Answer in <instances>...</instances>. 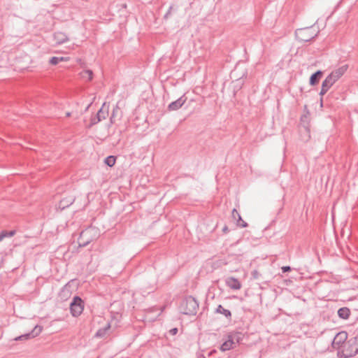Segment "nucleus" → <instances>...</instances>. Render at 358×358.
I'll use <instances>...</instances> for the list:
<instances>
[{
	"label": "nucleus",
	"instance_id": "f257e3e1",
	"mask_svg": "<svg viewBox=\"0 0 358 358\" xmlns=\"http://www.w3.org/2000/svg\"><path fill=\"white\" fill-rule=\"evenodd\" d=\"M348 69V65L345 64L331 71L322 82L320 95L325 94L334 84L345 74Z\"/></svg>",
	"mask_w": 358,
	"mask_h": 358
},
{
	"label": "nucleus",
	"instance_id": "f03ea898",
	"mask_svg": "<svg viewBox=\"0 0 358 358\" xmlns=\"http://www.w3.org/2000/svg\"><path fill=\"white\" fill-rule=\"evenodd\" d=\"M358 354L357 337H352L347 341L344 345L338 352L341 358H350Z\"/></svg>",
	"mask_w": 358,
	"mask_h": 358
},
{
	"label": "nucleus",
	"instance_id": "7ed1b4c3",
	"mask_svg": "<svg viewBox=\"0 0 358 358\" xmlns=\"http://www.w3.org/2000/svg\"><path fill=\"white\" fill-rule=\"evenodd\" d=\"M198 308L199 303L192 296H189L184 299L180 306V313L189 315H196Z\"/></svg>",
	"mask_w": 358,
	"mask_h": 358
},
{
	"label": "nucleus",
	"instance_id": "20e7f679",
	"mask_svg": "<svg viewBox=\"0 0 358 358\" xmlns=\"http://www.w3.org/2000/svg\"><path fill=\"white\" fill-rule=\"evenodd\" d=\"M319 33L313 27L298 29L295 31V36L296 39L301 42H308L315 38Z\"/></svg>",
	"mask_w": 358,
	"mask_h": 358
},
{
	"label": "nucleus",
	"instance_id": "39448f33",
	"mask_svg": "<svg viewBox=\"0 0 358 358\" xmlns=\"http://www.w3.org/2000/svg\"><path fill=\"white\" fill-rule=\"evenodd\" d=\"M84 302L79 296H74L70 303V310L73 316L78 317L83 311Z\"/></svg>",
	"mask_w": 358,
	"mask_h": 358
},
{
	"label": "nucleus",
	"instance_id": "423d86ee",
	"mask_svg": "<svg viewBox=\"0 0 358 358\" xmlns=\"http://www.w3.org/2000/svg\"><path fill=\"white\" fill-rule=\"evenodd\" d=\"M347 341L348 333L344 331H340L334 336L331 343L332 347L333 348L338 350V352Z\"/></svg>",
	"mask_w": 358,
	"mask_h": 358
},
{
	"label": "nucleus",
	"instance_id": "0eeeda50",
	"mask_svg": "<svg viewBox=\"0 0 358 358\" xmlns=\"http://www.w3.org/2000/svg\"><path fill=\"white\" fill-rule=\"evenodd\" d=\"M41 331H42V327L36 325L30 333L20 336L15 338V341H22V340H27L29 338H35L41 332Z\"/></svg>",
	"mask_w": 358,
	"mask_h": 358
},
{
	"label": "nucleus",
	"instance_id": "6e6552de",
	"mask_svg": "<svg viewBox=\"0 0 358 358\" xmlns=\"http://www.w3.org/2000/svg\"><path fill=\"white\" fill-rule=\"evenodd\" d=\"M186 99H187L185 97V96H180L177 100L171 102L169 105L168 109L169 110H178L179 108H180L184 105V103L186 101Z\"/></svg>",
	"mask_w": 358,
	"mask_h": 358
},
{
	"label": "nucleus",
	"instance_id": "1a4fd4ad",
	"mask_svg": "<svg viewBox=\"0 0 358 358\" xmlns=\"http://www.w3.org/2000/svg\"><path fill=\"white\" fill-rule=\"evenodd\" d=\"M226 285L232 289L238 290L241 288L239 280L234 277H229L225 280Z\"/></svg>",
	"mask_w": 358,
	"mask_h": 358
},
{
	"label": "nucleus",
	"instance_id": "9d476101",
	"mask_svg": "<svg viewBox=\"0 0 358 358\" xmlns=\"http://www.w3.org/2000/svg\"><path fill=\"white\" fill-rule=\"evenodd\" d=\"M75 201V198L73 196H69L68 197L63 198L61 199L59 203V208L62 210L65 209L66 208L71 206Z\"/></svg>",
	"mask_w": 358,
	"mask_h": 358
},
{
	"label": "nucleus",
	"instance_id": "9b49d317",
	"mask_svg": "<svg viewBox=\"0 0 358 358\" xmlns=\"http://www.w3.org/2000/svg\"><path fill=\"white\" fill-rule=\"evenodd\" d=\"M232 217L234 220L237 221V225L238 227L243 228L248 226L247 222L242 220L241 215L235 208L232 210Z\"/></svg>",
	"mask_w": 358,
	"mask_h": 358
},
{
	"label": "nucleus",
	"instance_id": "f8f14e48",
	"mask_svg": "<svg viewBox=\"0 0 358 358\" xmlns=\"http://www.w3.org/2000/svg\"><path fill=\"white\" fill-rule=\"evenodd\" d=\"M323 72L320 70L317 71L315 73H313L310 78V85H315L318 83L320 79L322 78Z\"/></svg>",
	"mask_w": 358,
	"mask_h": 358
},
{
	"label": "nucleus",
	"instance_id": "ddd939ff",
	"mask_svg": "<svg viewBox=\"0 0 358 358\" xmlns=\"http://www.w3.org/2000/svg\"><path fill=\"white\" fill-rule=\"evenodd\" d=\"M54 38L57 43L59 44L64 43L69 40L67 36L63 32H56L54 34Z\"/></svg>",
	"mask_w": 358,
	"mask_h": 358
},
{
	"label": "nucleus",
	"instance_id": "4468645a",
	"mask_svg": "<svg viewBox=\"0 0 358 358\" xmlns=\"http://www.w3.org/2000/svg\"><path fill=\"white\" fill-rule=\"evenodd\" d=\"M229 338L233 341V343L236 346V344L239 343L243 338V335L241 332H234L229 335Z\"/></svg>",
	"mask_w": 358,
	"mask_h": 358
},
{
	"label": "nucleus",
	"instance_id": "2eb2a0df",
	"mask_svg": "<svg viewBox=\"0 0 358 358\" xmlns=\"http://www.w3.org/2000/svg\"><path fill=\"white\" fill-rule=\"evenodd\" d=\"M236 346L233 343V341H231V339L228 336V339L222 344V345L220 346V350L224 352V351L233 349Z\"/></svg>",
	"mask_w": 358,
	"mask_h": 358
},
{
	"label": "nucleus",
	"instance_id": "dca6fc26",
	"mask_svg": "<svg viewBox=\"0 0 358 358\" xmlns=\"http://www.w3.org/2000/svg\"><path fill=\"white\" fill-rule=\"evenodd\" d=\"M350 310L347 307H343L338 309V315L340 318L346 320L350 317Z\"/></svg>",
	"mask_w": 358,
	"mask_h": 358
},
{
	"label": "nucleus",
	"instance_id": "f3484780",
	"mask_svg": "<svg viewBox=\"0 0 358 358\" xmlns=\"http://www.w3.org/2000/svg\"><path fill=\"white\" fill-rule=\"evenodd\" d=\"M215 313L224 315L227 318L231 319V313L229 310L225 309L222 305L217 306Z\"/></svg>",
	"mask_w": 358,
	"mask_h": 358
},
{
	"label": "nucleus",
	"instance_id": "a211bd4d",
	"mask_svg": "<svg viewBox=\"0 0 358 358\" xmlns=\"http://www.w3.org/2000/svg\"><path fill=\"white\" fill-rule=\"evenodd\" d=\"M300 132L301 133V140L303 141H308L310 138V130L307 127H303L301 129Z\"/></svg>",
	"mask_w": 358,
	"mask_h": 358
},
{
	"label": "nucleus",
	"instance_id": "6ab92c4d",
	"mask_svg": "<svg viewBox=\"0 0 358 358\" xmlns=\"http://www.w3.org/2000/svg\"><path fill=\"white\" fill-rule=\"evenodd\" d=\"M105 105L106 103L103 104L102 107L99 109L96 114L101 121L102 120H105L108 115V110H104Z\"/></svg>",
	"mask_w": 358,
	"mask_h": 358
},
{
	"label": "nucleus",
	"instance_id": "aec40b11",
	"mask_svg": "<svg viewBox=\"0 0 358 358\" xmlns=\"http://www.w3.org/2000/svg\"><path fill=\"white\" fill-rule=\"evenodd\" d=\"M110 328V324H108L105 327L102 328V329H99L96 334H95V336L97 337V338H101V337H103L107 331Z\"/></svg>",
	"mask_w": 358,
	"mask_h": 358
},
{
	"label": "nucleus",
	"instance_id": "412c9836",
	"mask_svg": "<svg viewBox=\"0 0 358 358\" xmlns=\"http://www.w3.org/2000/svg\"><path fill=\"white\" fill-rule=\"evenodd\" d=\"M15 234V230H12V231H2L1 233H0V242L6 237H12L13 236H14Z\"/></svg>",
	"mask_w": 358,
	"mask_h": 358
},
{
	"label": "nucleus",
	"instance_id": "4be33fe9",
	"mask_svg": "<svg viewBox=\"0 0 358 358\" xmlns=\"http://www.w3.org/2000/svg\"><path fill=\"white\" fill-rule=\"evenodd\" d=\"M93 72L91 70H85L81 73V76L83 78H85L87 80H91L92 79Z\"/></svg>",
	"mask_w": 358,
	"mask_h": 358
},
{
	"label": "nucleus",
	"instance_id": "5701e85b",
	"mask_svg": "<svg viewBox=\"0 0 358 358\" xmlns=\"http://www.w3.org/2000/svg\"><path fill=\"white\" fill-rule=\"evenodd\" d=\"M116 157L114 156H108L105 159V163L108 166H113L115 164Z\"/></svg>",
	"mask_w": 358,
	"mask_h": 358
},
{
	"label": "nucleus",
	"instance_id": "b1692460",
	"mask_svg": "<svg viewBox=\"0 0 358 358\" xmlns=\"http://www.w3.org/2000/svg\"><path fill=\"white\" fill-rule=\"evenodd\" d=\"M120 108L118 106V103L115 106V107L113 109L112 115L110 117V123H114V118L117 115L118 112L120 111Z\"/></svg>",
	"mask_w": 358,
	"mask_h": 358
},
{
	"label": "nucleus",
	"instance_id": "393cba45",
	"mask_svg": "<svg viewBox=\"0 0 358 358\" xmlns=\"http://www.w3.org/2000/svg\"><path fill=\"white\" fill-rule=\"evenodd\" d=\"M64 60H66L64 57H52L50 59V64H52V65H56L59 62L61 61H64Z\"/></svg>",
	"mask_w": 358,
	"mask_h": 358
},
{
	"label": "nucleus",
	"instance_id": "a878e982",
	"mask_svg": "<svg viewBox=\"0 0 358 358\" xmlns=\"http://www.w3.org/2000/svg\"><path fill=\"white\" fill-rule=\"evenodd\" d=\"M99 122H101L100 119L99 118V117L97 116V115L93 116L92 118H91V122L89 125V127H91L92 126L94 125V124H96L97 123H99Z\"/></svg>",
	"mask_w": 358,
	"mask_h": 358
},
{
	"label": "nucleus",
	"instance_id": "bb28decb",
	"mask_svg": "<svg viewBox=\"0 0 358 358\" xmlns=\"http://www.w3.org/2000/svg\"><path fill=\"white\" fill-rule=\"evenodd\" d=\"M291 271V267L289 266H285L282 267V273H287Z\"/></svg>",
	"mask_w": 358,
	"mask_h": 358
},
{
	"label": "nucleus",
	"instance_id": "cd10ccee",
	"mask_svg": "<svg viewBox=\"0 0 358 358\" xmlns=\"http://www.w3.org/2000/svg\"><path fill=\"white\" fill-rule=\"evenodd\" d=\"M252 275L253 278L258 279L259 273L257 270H255L252 272Z\"/></svg>",
	"mask_w": 358,
	"mask_h": 358
},
{
	"label": "nucleus",
	"instance_id": "c85d7f7f",
	"mask_svg": "<svg viewBox=\"0 0 358 358\" xmlns=\"http://www.w3.org/2000/svg\"><path fill=\"white\" fill-rule=\"evenodd\" d=\"M236 85L235 87H238V89H240L243 85V82L241 80H236Z\"/></svg>",
	"mask_w": 358,
	"mask_h": 358
},
{
	"label": "nucleus",
	"instance_id": "c756f323",
	"mask_svg": "<svg viewBox=\"0 0 358 358\" xmlns=\"http://www.w3.org/2000/svg\"><path fill=\"white\" fill-rule=\"evenodd\" d=\"M178 330L177 328H173L169 330V334L174 336L178 333Z\"/></svg>",
	"mask_w": 358,
	"mask_h": 358
},
{
	"label": "nucleus",
	"instance_id": "7c9ffc66",
	"mask_svg": "<svg viewBox=\"0 0 358 358\" xmlns=\"http://www.w3.org/2000/svg\"><path fill=\"white\" fill-rule=\"evenodd\" d=\"M89 242H90V241H87L86 243H80V246H85V245H87V244Z\"/></svg>",
	"mask_w": 358,
	"mask_h": 358
},
{
	"label": "nucleus",
	"instance_id": "2f4dec72",
	"mask_svg": "<svg viewBox=\"0 0 358 358\" xmlns=\"http://www.w3.org/2000/svg\"><path fill=\"white\" fill-rule=\"evenodd\" d=\"M222 231L224 232H227L228 231V227L227 226H225L223 229H222Z\"/></svg>",
	"mask_w": 358,
	"mask_h": 358
},
{
	"label": "nucleus",
	"instance_id": "473e14b6",
	"mask_svg": "<svg viewBox=\"0 0 358 358\" xmlns=\"http://www.w3.org/2000/svg\"><path fill=\"white\" fill-rule=\"evenodd\" d=\"M66 117H70L71 116V113H69V112L66 113Z\"/></svg>",
	"mask_w": 358,
	"mask_h": 358
}]
</instances>
